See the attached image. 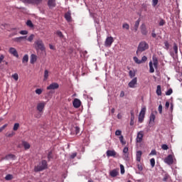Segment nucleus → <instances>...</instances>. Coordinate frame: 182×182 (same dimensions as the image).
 <instances>
[{"label":"nucleus","instance_id":"e2e57ef3","mask_svg":"<svg viewBox=\"0 0 182 182\" xmlns=\"http://www.w3.org/2000/svg\"><path fill=\"white\" fill-rule=\"evenodd\" d=\"M156 92H161V86L157 85Z\"/></svg>","mask_w":182,"mask_h":182},{"label":"nucleus","instance_id":"864d4df0","mask_svg":"<svg viewBox=\"0 0 182 182\" xmlns=\"http://www.w3.org/2000/svg\"><path fill=\"white\" fill-rule=\"evenodd\" d=\"M6 127H8V124L3 125L1 127H0L1 132H4V130H5V129H6Z\"/></svg>","mask_w":182,"mask_h":182},{"label":"nucleus","instance_id":"69168bd1","mask_svg":"<svg viewBox=\"0 0 182 182\" xmlns=\"http://www.w3.org/2000/svg\"><path fill=\"white\" fill-rule=\"evenodd\" d=\"M134 124V119H132V117H131L130 126H133Z\"/></svg>","mask_w":182,"mask_h":182},{"label":"nucleus","instance_id":"4be33fe9","mask_svg":"<svg viewBox=\"0 0 182 182\" xmlns=\"http://www.w3.org/2000/svg\"><path fill=\"white\" fill-rule=\"evenodd\" d=\"M152 59H153V62H154L153 65H154L155 69H157V68H159V59L155 55H154L152 57Z\"/></svg>","mask_w":182,"mask_h":182},{"label":"nucleus","instance_id":"473e14b6","mask_svg":"<svg viewBox=\"0 0 182 182\" xmlns=\"http://www.w3.org/2000/svg\"><path fill=\"white\" fill-rule=\"evenodd\" d=\"M53 159V155L52 151H50L48 154V161H50V159Z\"/></svg>","mask_w":182,"mask_h":182},{"label":"nucleus","instance_id":"f704fd0d","mask_svg":"<svg viewBox=\"0 0 182 182\" xmlns=\"http://www.w3.org/2000/svg\"><path fill=\"white\" fill-rule=\"evenodd\" d=\"M150 163H151V167H154V166H156V159H154V158H152L150 159Z\"/></svg>","mask_w":182,"mask_h":182},{"label":"nucleus","instance_id":"5701e85b","mask_svg":"<svg viewBox=\"0 0 182 182\" xmlns=\"http://www.w3.org/2000/svg\"><path fill=\"white\" fill-rule=\"evenodd\" d=\"M37 59H38V56H36V55L31 54V58H30V63L33 65V63H35V62H36Z\"/></svg>","mask_w":182,"mask_h":182},{"label":"nucleus","instance_id":"338daca9","mask_svg":"<svg viewBox=\"0 0 182 182\" xmlns=\"http://www.w3.org/2000/svg\"><path fill=\"white\" fill-rule=\"evenodd\" d=\"M151 154H152V156H156L157 154V152L156 151V150H152L151 151Z\"/></svg>","mask_w":182,"mask_h":182},{"label":"nucleus","instance_id":"09e8293b","mask_svg":"<svg viewBox=\"0 0 182 182\" xmlns=\"http://www.w3.org/2000/svg\"><path fill=\"white\" fill-rule=\"evenodd\" d=\"M161 149L162 150H168V146L167 144H162Z\"/></svg>","mask_w":182,"mask_h":182},{"label":"nucleus","instance_id":"dca6fc26","mask_svg":"<svg viewBox=\"0 0 182 182\" xmlns=\"http://www.w3.org/2000/svg\"><path fill=\"white\" fill-rule=\"evenodd\" d=\"M141 33L146 36L147 33H149V31H147V28L146 27V24L143 23L141 25Z\"/></svg>","mask_w":182,"mask_h":182},{"label":"nucleus","instance_id":"9d476101","mask_svg":"<svg viewBox=\"0 0 182 182\" xmlns=\"http://www.w3.org/2000/svg\"><path fill=\"white\" fill-rule=\"evenodd\" d=\"M9 53L11 55H13V56H15V58H19V54H18V51L16 50V48H15L14 47H11L9 49Z\"/></svg>","mask_w":182,"mask_h":182},{"label":"nucleus","instance_id":"6e6552de","mask_svg":"<svg viewBox=\"0 0 182 182\" xmlns=\"http://www.w3.org/2000/svg\"><path fill=\"white\" fill-rule=\"evenodd\" d=\"M24 4H33L34 5H39L42 4V0H21Z\"/></svg>","mask_w":182,"mask_h":182},{"label":"nucleus","instance_id":"c756f323","mask_svg":"<svg viewBox=\"0 0 182 182\" xmlns=\"http://www.w3.org/2000/svg\"><path fill=\"white\" fill-rule=\"evenodd\" d=\"M173 50L176 54L178 53V46H177V43H173Z\"/></svg>","mask_w":182,"mask_h":182},{"label":"nucleus","instance_id":"72a5a7b5","mask_svg":"<svg viewBox=\"0 0 182 182\" xmlns=\"http://www.w3.org/2000/svg\"><path fill=\"white\" fill-rule=\"evenodd\" d=\"M26 25H27V26H28V28H33V23H32V21H31V20L27 21Z\"/></svg>","mask_w":182,"mask_h":182},{"label":"nucleus","instance_id":"f03ea898","mask_svg":"<svg viewBox=\"0 0 182 182\" xmlns=\"http://www.w3.org/2000/svg\"><path fill=\"white\" fill-rule=\"evenodd\" d=\"M147 49H149V44L146 41L140 42L137 48L136 55L144 52V50H147Z\"/></svg>","mask_w":182,"mask_h":182},{"label":"nucleus","instance_id":"423d86ee","mask_svg":"<svg viewBox=\"0 0 182 182\" xmlns=\"http://www.w3.org/2000/svg\"><path fill=\"white\" fill-rule=\"evenodd\" d=\"M45 106H46V102H42L37 104L36 109L39 113H43V109H45Z\"/></svg>","mask_w":182,"mask_h":182},{"label":"nucleus","instance_id":"79ce46f5","mask_svg":"<svg viewBox=\"0 0 182 182\" xmlns=\"http://www.w3.org/2000/svg\"><path fill=\"white\" fill-rule=\"evenodd\" d=\"M129 75L131 78L134 77V76H136V73H134V71H133V70H129Z\"/></svg>","mask_w":182,"mask_h":182},{"label":"nucleus","instance_id":"2eb2a0df","mask_svg":"<svg viewBox=\"0 0 182 182\" xmlns=\"http://www.w3.org/2000/svg\"><path fill=\"white\" fill-rule=\"evenodd\" d=\"M123 158L124 160H129V148L128 147H124L123 149Z\"/></svg>","mask_w":182,"mask_h":182},{"label":"nucleus","instance_id":"680f3d73","mask_svg":"<svg viewBox=\"0 0 182 182\" xmlns=\"http://www.w3.org/2000/svg\"><path fill=\"white\" fill-rule=\"evenodd\" d=\"M14 32L12 33L13 36L15 35H18V30L17 29H13Z\"/></svg>","mask_w":182,"mask_h":182},{"label":"nucleus","instance_id":"a878e982","mask_svg":"<svg viewBox=\"0 0 182 182\" xmlns=\"http://www.w3.org/2000/svg\"><path fill=\"white\" fill-rule=\"evenodd\" d=\"M149 73H154V67H153V62H149Z\"/></svg>","mask_w":182,"mask_h":182},{"label":"nucleus","instance_id":"393cba45","mask_svg":"<svg viewBox=\"0 0 182 182\" xmlns=\"http://www.w3.org/2000/svg\"><path fill=\"white\" fill-rule=\"evenodd\" d=\"M139 25H140V18H139L136 21H135V23L134 26V30L135 32H137Z\"/></svg>","mask_w":182,"mask_h":182},{"label":"nucleus","instance_id":"6ab92c4d","mask_svg":"<svg viewBox=\"0 0 182 182\" xmlns=\"http://www.w3.org/2000/svg\"><path fill=\"white\" fill-rule=\"evenodd\" d=\"M137 85V77H134L129 82V87H134Z\"/></svg>","mask_w":182,"mask_h":182},{"label":"nucleus","instance_id":"a211bd4d","mask_svg":"<svg viewBox=\"0 0 182 182\" xmlns=\"http://www.w3.org/2000/svg\"><path fill=\"white\" fill-rule=\"evenodd\" d=\"M64 18L67 21V22H72V16L70 11L65 13Z\"/></svg>","mask_w":182,"mask_h":182},{"label":"nucleus","instance_id":"c9c22d12","mask_svg":"<svg viewBox=\"0 0 182 182\" xmlns=\"http://www.w3.org/2000/svg\"><path fill=\"white\" fill-rule=\"evenodd\" d=\"M168 178H170V175L168 173H166L162 179L163 181L166 182L167 181V180H168Z\"/></svg>","mask_w":182,"mask_h":182},{"label":"nucleus","instance_id":"bf43d9fd","mask_svg":"<svg viewBox=\"0 0 182 182\" xmlns=\"http://www.w3.org/2000/svg\"><path fill=\"white\" fill-rule=\"evenodd\" d=\"M76 156H77V153L74 152L70 155V159H73L75 157H76Z\"/></svg>","mask_w":182,"mask_h":182},{"label":"nucleus","instance_id":"a18cd8bd","mask_svg":"<svg viewBox=\"0 0 182 182\" xmlns=\"http://www.w3.org/2000/svg\"><path fill=\"white\" fill-rule=\"evenodd\" d=\"M164 46H165V49L168 50V48H170V44L168 43V41L164 42Z\"/></svg>","mask_w":182,"mask_h":182},{"label":"nucleus","instance_id":"ddd939ff","mask_svg":"<svg viewBox=\"0 0 182 182\" xmlns=\"http://www.w3.org/2000/svg\"><path fill=\"white\" fill-rule=\"evenodd\" d=\"M165 163H166V164H173V163H174V160L173 159V155H168L165 159Z\"/></svg>","mask_w":182,"mask_h":182},{"label":"nucleus","instance_id":"4c0bfd02","mask_svg":"<svg viewBox=\"0 0 182 182\" xmlns=\"http://www.w3.org/2000/svg\"><path fill=\"white\" fill-rule=\"evenodd\" d=\"M18 129H19V123L14 124V127H13V130L14 132H16L18 130Z\"/></svg>","mask_w":182,"mask_h":182},{"label":"nucleus","instance_id":"f3484780","mask_svg":"<svg viewBox=\"0 0 182 182\" xmlns=\"http://www.w3.org/2000/svg\"><path fill=\"white\" fill-rule=\"evenodd\" d=\"M109 176L111 177H117V176H119V169H113L110 171Z\"/></svg>","mask_w":182,"mask_h":182},{"label":"nucleus","instance_id":"f8f14e48","mask_svg":"<svg viewBox=\"0 0 182 182\" xmlns=\"http://www.w3.org/2000/svg\"><path fill=\"white\" fill-rule=\"evenodd\" d=\"M56 89H59V84L58 82H53L47 87V90H55Z\"/></svg>","mask_w":182,"mask_h":182},{"label":"nucleus","instance_id":"20e7f679","mask_svg":"<svg viewBox=\"0 0 182 182\" xmlns=\"http://www.w3.org/2000/svg\"><path fill=\"white\" fill-rule=\"evenodd\" d=\"M146 114V107H143L141 109V112L139 115V123H143L144 121V116Z\"/></svg>","mask_w":182,"mask_h":182},{"label":"nucleus","instance_id":"f257e3e1","mask_svg":"<svg viewBox=\"0 0 182 182\" xmlns=\"http://www.w3.org/2000/svg\"><path fill=\"white\" fill-rule=\"evenodd\" d=\"M46 168H48V162L46 160H43L38 165L34 167V171L38 173V171H43V170H46Z\"/></svg>","mask_w":182,"mask_h":182},{"label":"nucleus","instance_id":"49530a36","mask_svg":"<svg viewBox=\"0 0 182 182\" xmlns=\"http://www.w3.org/2000/svg\"><path fill=\"white\" fill-rule=\"evenodd\" d=\"M75 134H79V133H80V128H79V127H75Z\"/></svg>","mask_w":182,"mask_h":182},{"label":"nucleus","instance_id":"1a4fd4ad","mask_svg":"<svg viewBox=\"0 0 182 182\" xmlns=\"http://www.w3.org/2000/svg\"><path fill=\"white\" fill-rule=\"evenodd\" d=\"M144 134H143V131H140L137 133L136 141V143H141L143 141V137Z\"/></svg>","mask_w":182,"mask_h":182},{"label":"nucleus","instance_id":"de8ad7c7","mask_svg":"<svg viewBox=\"0 0 182 182\" xmlns=\"http://www.w3.org/2000/svg\"><path fill=\"white\" fill-rule=\"evenodd\" d=\"M120 170H121V174H124V166L122 164H120Z\"/></svg>","mask_w":182,"mask_h":182},{"label":"nucleus","instance_id":"bb28decb","mask_svg":"<svg viewBox=\"0 0 182 182\" xmlns=\"http://www.w3.org/2000/svg\"><path fill=\"white\" fill-rule=\"evenodd\" d=\"M28 61H29V56L26 54L23 57L22 63H28Z\"/></svg>","mask_w":182,"mask_h":182},{"label":"nucleus","instance_id":"ea45409f","mask_svg":"<svg viewBox=\"0 0 182 182\" xmlns=\"http://www.w3.org/2000/svg\"><path fill=\"white\" fill-rule=\"evenodd\" d=\"M35 38V35L31 34L28 38L27 41L28 42H32L33 41V38Z\"/></svg>","mask_w":182,"mask_h":182},{"label":"nucleus","instance_id":"6e6d98bb","mask_svg":"<svg viewBox=\"0 0 182 182\" xmlns=\"http://www.w3.org/2000/svg\"><path fill=\"white\" fill-rule=\"evenodd\" d=\"M19 33H20L21 35H28V31H26V30L21 31L19 32Z\"/></svg>","mask_w":182,"mask_h":182},{"label":"nucleus","instance_id":"e433bc0d","mask_svg":"<svg viewBox=\"0 0 182 182\" xmlns=\"http://www.w3.org/2000/svg\"><path fill=\"white\" fill-rule=\"evenodd\" d=\"M56 35L59 36L61 39H63V33H62V31H56Z\"/></svg>","mask_w":182,"mask_h":182},{"label":"nucleus","instance_id":"4468645a","mask_svg":"<svg viewBox=\"0 0 182 182\" xmlns=\"http://www.w3.org/2000/svg\"><path fill=\"white\" fill-rule=\"evenodd\" d=\"M48 6L50 9H53L56 6V0H48Z\"/></svg>","mask_w":182,"mask_h":182},{"label":"nucleus","instance_id":"5fc2aeb1","mask_svg":"<svg viewBox=\"0 0 182 182\" xmlns=\"http://www.w3.org/2000/svg\"><path fill=\"white\" fill-rule=\"evenodd\" d=\"M159 4V0H152V6H156Z\"/></svg>","mask_w":182,"mask_h":182},{"label":"nucleus","instance_id":"603ef678","mask_svg":"<svg viewBox=\"0 0 182 182\" xmlns=\"http://www.w3.org/2000/svg\"><path fill=\"white\" fill-rule=\"evenodd\" d=\"M124 137L123 136H119V141L122 143V144H126V142L123 141Z\"/></svg>","mask_w":182,"mask_h":182},{"label":"nucleus","instance_id":"37998d69","mask_svg":"<svg viewBox=\"0 0 182 182\" xmlns=\"http://www.w3.org/2000/svg\"><path fill=\"white\" fill-rule=\"evenodd\" d=\"M164 25H166V21L161 18L159 21V26H164Z\"/></svg>","mask_w":182,"mask_h":182},{"label":"nucleus","instance_id":"13d9d810","mask_svg":"<svg viewBox=\"0 0 182 182\" xmlns=\"http://www.w3.org/2000/svg\"><path fill=\"white\" fill-rule=\"evenodd\" d=\"M15 158V155L14 154H9L6 156V159H14Z\"/></svg>","mask_w":182,"mask_h":182},{"label":"nucleus","instance_id":"4d7b16f0","mask_svg":"<svg viewBox=\"0 0 182 182\" xmlns=\"http://www.w3.org/2000/svg\"><path fill=\"white\" fill-rule=\"evenodd\" d=\"M115 136H122V132L120 130L117 129L115 132Z\"/></svg>","mask_w":182,"mask_h":182},{"label":"nucleus","instance_id":"412c9836","mask_svg":"<svg viewBox=\"0 0 182 182\" xmlns=\"http://www.w3.org/2000/svg\"><path fill=\"white\" fill-rule=\"evenodd\" d=\"M143 154V152H141V151H137L136 154V161H139L140 163V161H141V156Z\"/></svg>","mask_w":182,"mask_h":182},{"label":"nucleus","instance_id":"c85d7f7f","mask_svg":"<svg viewBox=\"0 0 182 182\" xmlns=\"http://www.w3.org/2000/svg\"><path fill=\"white\" fill-rule=\"evenodd\" d=\"M12 178H14V176L12 174H7L5 177V180H6L7 181L12 180Z\"/></svg>","mask_w":182,"mask_h":182},{"label":"nucleus","instance_id":"3c124183","mask_svg":"<svg viewBox=\"0 0 182 182\" xmlns=\"http://www.w3.org/2000/svg\"><path fill=\"white\" fill-rule=\"evenodd\" d=\"M137 168L139 171H143V165L138 164Z\"/></svg>","mask_w":182,"mask_h":182},{"label":"nucleus","instance_id":"c03bdc74","mask_svg":"<svg viewBox=\"0 0 182 182\" xmlns=\"http://www.w3.org/2000/svg\"><path fill=\"white\" fill-rule=\"evenodd\" d=\"M122 28H123L124 29L129 30V29H130V26H129L128 23H124V24L122 25Z\"/></svg>","mask_w":182,"mask_h":182},{"label":"nucleus","instance_id":"a19ab883","mask_svg":"<svg viewBox=\"0 0 182 182\" xmlns=\"http://www.w3.org/2000/svg\"><path fill=\"white\" fill-rule=\"evenodd\" d=\"M12 77L14 79V80H16V82H17V80L19 79V75H18V73H15L12 75Z\"/></svg>","mask_w":182,"mask_h":182},{"label":"nucleus","instance_id":"052dcab7","mask_svg":"<svg viewBox=\"0 0 182 182\" xmlns=\"http://www.w3.org/2000/svg\"><path fill=\"white\" fill-rule=\"evenodd\" d=\"M151 36H152V38L157 37V34H156V31L154 30L152 31Z\"/></svg>","mask_w":182,"mask_h":182},{"label":"nucleus","instance_id":"0e129e2a","mask_svg":"<svg viewBox=\"0 0 182 182\" xmlns=\"http://www.w3.org/2000/svg\"><path fill=\"white\" fill-rule=\"evenodd\" d=\"M4 59H5V56H4V55H0V63H2Z\"/></svg>","mask_w":182,"mask_h":182},{"label":"nucleus","instance_id":"774afa93","mask_svg":"<svg viewBox=\"0 0 182 182\" xmlns=\"http://www.w3.org/2000/svg\"><path fill=\"white\" fill-rule=\"evenodd\" d=\"M131 117H132V119H134V112L131 111Z\"/></svg>","mask_w":182,"mask_h":182},{"label":"nucleus","instance_id":"2f4dec72","mask_svg":"<svg viewBox=\"0 0 182 182\" xmlns=\"http://www.w3.org/2000/svg\"><path fill=\"white\" fill-rule=\"evenodd\" d=\"M48 77H49V71L46 70L44 71V80H47Z\"/></svg>","mask_w":182,"mask_h":182},{"label":"nucleus","instance_id":"b1692460","mask_svg":"<svg viewBox=\"0 0 182 182\" xmlns=\"http://www.w3.org/2000/svg\"><path fill=\"white\" fill-rule=\"evenodd\" d=\"M22 146L26 150H29V149H31V144H29L28 141H22Z\"/></svg>","mask_w":182,"mask_h":182},{"label":"nucleus","instance_id":"9b49d317","mask_svg":"<svg viewBox=\"0 0 182 182\" xmlns=\"http://www.w3.org/2000/svg\"><path fill=\"white\" fill-rule=\"evenodd\" d=\"M82 105V102H80V100L75 98L74 99L73 102V106L75 108V109H79V107L81 106Z\"/></svg>","mask_w":182,"mask_h":182},{"label":"nucleus","instance_id":"7ed1b4c3","mask_svg":"<svg viewBox=\"0 0 182 182\" xmlns=\"http://www.w3.org/2000/svg\"><path fill=\"white\" fill-rule=\"evenodd\" d=\"M35 45H36V49L37 50H41V52H43L45 50V45L43 44V41L42 40L38 39L35 41Z\"/></svg>","mask_w":182,"mask_h":182},{"label":"nucleus","instance_id":"8fccbe9b","mask_svg":"<svg viewBox=\"0 0 182 182\" xmlns=\"http://www.w3.org/2000/svg\"><path fill=\"white\" fill-rule=\"evenodd\" d=\"M158 110H159L160 114H161L163 113V105H159Z\"/></svg>","mask_w":182,"mask_h":182},{"label":"nucleus","instance_id":"58836bf2","mask_svg":"<svg viewBox=\"0 0 182 182\" xmlns=\"http://www.w3.org/2000/svg\"><path fill=\"white\" fill-rule=\"evenodd\" d=\"M15 134V132H7L6 134V137H14V135Z\"/></svg>","mask_w":182,"mask_h":182},{"label":"nucleus","instance_id":"0eeeda50","mask_svg":"<svg viewBox=\"0 0 182 182\" xmlns=\"http://www.w3.org/2000/svg\"><path fill=\"white\" fill-rule=\"evenodd\" d=\"M114 42V40L113 39V37H107L105 42V46L107 48H110L112 46V43Z\"/></svg>","mask_w":182,"mask_h":182},{"label":"nucleus","instance_id":"39448f33","mask_svg":"<svg viewBox=\"0 0 182 182\" xmlns=\"http://www.w3.org/2000/svg\"><path fill=\"white\" fill-rule=\"evenodd\" d=\"M133 60L135 62V63H137V65H141V63H145V62H147V57L144 55L141 58V60H139L137 57H134Z\"/></svg>","mask_w":182,"mask_h":182},{"label":"nucleus","instance_id":"cd10ccee","mask_svg":"<svg viewBox=\"0 0 182 182\" xmlns=\"http://www.w3.org/2000/svg\"><path fill=\"white\" fill-rule=\"evenodd\" d=\"M154 120H156V115H154V113H151V115H150V122H149V123L150 124L154 123Z\"/></svg>","mask_w":182,"mask_h":182},{"label":"nucleus","instance_id":"7c9ffc66","mask_svg":"<svg viewBox=\"0 0 182 182\" xmlns=\"http://www.w3.org/2000/svg\"><path fill=\"white\" fill-rule=\"evenodd\" d=\"M26 36H21L15 38L16 42H21L22 40L26 39Z\"/></svg>","mask_w":182,"mask_h":182},{"label":"nucleus","instance_id":"aec40b11","mask_svg":"<svg viewBox=\"0 0 182 182\" xmlns=\"http://www.w3.org/2000/svg\"><path fill=\"white\" fill-rule=\"evenodd\" d=\"M107 157H116V151L114 150H108L107 151Z\"/></svg>","mask_w":182,"mask_h":182}]
</instances>
